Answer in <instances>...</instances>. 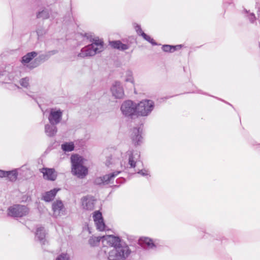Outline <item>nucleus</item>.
<instances>
[{
	"label": "nucleus",
	"mask_w": 260,
	"mask_h": 260,
	"mask_svg": "<svg viewBox=\"0 0 260 260\" xmlns=\"http://www.w3.org/2000/svg\"><path fill=\"white\" fill-rule=\"evenodd\" d=\"M115 160L112 157V156H110L107 158L106 161V165L107 167H109L110 165L115 164Z\"/></svg>",
	"instance_id": "37"
},
{
	"label": "nucleus",
	"mask_w": 260,
	"mask_h": 260,
	"mask_svg": "<svg viewBox=\"0 0 260 260\" xmlns=\"http://www.w3.org/2000/svg\"><path fill=\"white\" fill-rule=\"evenodd\" d=\"M62 112L61 110L51 109L48 116V120L51 124H57L61 120Z\"/></svg>",
	"instance_id": "10"
},
{
	"label": "nucleus",
	"mask_w": 260,
	"mask_h": 260,
	"mask_svg": "<svg viewBox=\"0 0 260 260\" xmlns=\"http://www.w3.org/2000/svg\"><path fill=\"white\" fill-rule=\"evenodd\" d=\"M90 45H92V47L94 49H97L98 53L101 52L103 49L104 42L101 40L93 39L92 43Z\"/></svg>",
	"instance_id": "24"
},
{
	"label": "nucleus",
	"mask_w": 260,
	"mask_h": 260,
	"mask_svg": "<svg viewBox=\"0 0 260 260\" xmlns=\"http://www.w3.org/2000/svg\"><path fill=\"white\" fill-rule=\"evenodd\" d=\"M102 239V237H91L88 240V243L91 246H95L100 242L101 239Z\"/></svg>",
	"instance_id": "27"
},
{
	"label": "nucleus",
	"mask_w": 260,
	"mask_h": 260,
	"mask_svg": "<svg viewBox=\"0 0 260 260\" xmlns=\"http://www.w3.org/2000/svg\"><path fill=\"white\" fill-rule=\"evenodd\" d=\"M93 218L94 222L96 221H98L99 220L103 219L102 213L99 211H96L94 212L93 216Z\"/></svg>",
	"instance_id": "31"
},
{
	"label": "nucleus",
	"mask_w": 260,
	"mask_h": 260,
	"mask_svg": "<svg viewBox=\"0 0 260 260\" xmlns=\"http://www.w3.org/2000/svg\"><path fill=\"white\" fill-rule=\"evenodd\" d=\"M61 148L64 152H71L74 150L75 145L73 142H65L61 144Z\"/></svg>",
	"instance_id": "25"
},
{
	"label": "nucleus",
	"mask_w": 260,
	"mask_h": 260,
	"mask_svg": "<svg viewBox=\"0 0 260 260\" xmlns=\"http://www.w3.org/2000/svg\"><path fill=\"white\" fill-rule=\"evenodd\" d=\"M134 28L139 36H141L143 32H144L141 27V25L137 23L134 24Z\"/></svg>",
	"instance_id": "36"
},
{
	"label": "nucleus",
	"mask_w": 260,
	"mask_h": 260,
	"mask_svg": "<svg viewBox=\"0 0 260 260\" xmlns=\"http://www.w3.org/2000/svg\"><path fill=\"white\" fill-rule=\"evenodd\" d=\"M38 54V53L36 51L28 52L22 57L21 62L23 64L29 63Z\"/></svg>",
	"instance_id": "21"
},
{
	"label": "nucleus",
	"mask_w": 260,
	"mask_h": 260,
	"mask_svg": "<svg viewBox=\"0 0 260 260\" xmlns=\"http://www.w3.org/2000/svg\"><path fill=\"white\" fill-rule=\"evenodd\" d=\"M29 212V208L20 204H15L9 207L7 210L8 216L16 218L26 216Z\"/></svg>",
	"instance_id": "4"
},
{
	"label": "nucleus",
	"mask_w": 260,
	"mask_h": 260,
	"mask_svg": "<svg viewBox=\"0 0 260 260\" xmlns=\"http://www.w3.org/2000/svg\"><path fill=\"white\" fill-rule=\"evenodd\" d=\"M139 244L144 248L153 249L156 247V245L152 240L148 237H141L139 239Z\"/></svg>",
	"instance_id": "18"
},
{
	"label": "nucleus",
	"mask_w": 260,
	"mask_h": 260,
	"mask_svg": "<svg viewBox=\"0 0 260 260\" xmlns=\"http://www.w3.org/2000/svg\"><path fill=\"white\" fill-rule=\"evenodd\" d=\"M29 79L27 77L22 78L20 80V85L24 87H27L29 85Z\"/></svg>",
	"instance_id": "34"
},
{
	"label": "nucleus",
	"mask_w": 260,
	"mask_h": 260,
	"mask_svg": "<svg viewBox=\"0 0 260 260\" xmlns=\"http://www.w3.org/2000/svg\"><path fill=\"white\" fill-rule=\"evenodd\" d=\"M142 128L134 127L132 129V133L131 134V139L133 144L135 146H139L143 143Z\"/></svg>",
	"instance_id": "8"
},
{
	"label": "nucleus",
	"mask_w": 260,
	"mask_h": 260,
	"mask_svg": "<svg viewBox=\"0 0 260 260\" xmlns=\"http://www.w3.org/2000/svg\"><path fill=\"white\" fill-rule=\"evenodd\" d=\"M55 260H70V257L67 253H61L57 256Z\"/></svg>",
	"instance_id": "33"
},
{
	"label": "nucleus",
	"mask_w": 260,
	"mask_h": 260,
	"mask_svg": "<svg viewBox=\"0 0 260 260\" xmlns=\"http://www.w3.org/2000/svg\"><path fill=\"white\" fill-rule=\"evenodd\" d=\"M126 155H128V165L129 168H134L136 166V162L140 158L139 152H135L133 149H129L126 152Z\"/></svg>",
	"instance_id": "13"
},
{
	"label": "nucleus",
	"mask_w": 260,
	"mask_h": 260,
	"mask_svg": "<svg viewBox=\"0 0 260 260\" xmlns=\"http://www.w3.org/2000/svg\"><path fill=\"white\" fill-rule=\"evenodd\" d=\"M52 209L53 214L55 216L63 215L65 212V208L61 200H56L52 205Z\"/></svg>",
	"instance_id": "15"
},
{
	"label": "nucleus",
	"mask_w": 260,
	"mask_h": 260,
	"mask_svg": "<svg viewBox=\"0 0 260 260\" xmlns=\"http://www.w3.org/2000/svg\"><path fill=\"white\" fill-rule=\"evenodd\" d=\"M122 114L126 117L134 118L138 117L137 104L131 100L124 102L120 107Z\"/></svg>",
	"instance_id": "3"
},
{
	"label": "nucleus",
	"mask_w": 260,
	"mask_h": 260,
	"mask_svg": "<svg viewBox=\"0 0 260 260\" xmlns=\"http://www.w3.org/2000/svg\"><path fill=\"white\" fill-rule=\"evenodd\" d=\"M96 53H98L97 49H94L92 47V45L89 44L82 48L77 56L80 58H85L93 56Z\"/></svg>",
	"instance_id": "11"
},
{
	"label": "nucleus",
	"mask_w": 260,
	"mask_h": 260,
	"mask_svg": "<svg viewBox=\"0 0 260 260\" xmlns=\"http://www.w3.org/2000/svg\"><path fill=\"white\" fill-rule=\"evenodd\" d=\"M154 103L150 100H144L137 104L138 116H147L152 111Z\"/></svg>",
	"instance_id": "5"
},
{
	"label": "nucleus",
	"mask_w": 260,
	"mask_h": 260,
	"mask_svg": "<svg viewBox=\"0 0 260 260\" xmlns=\"http://www.w3.org/2000/svg\"><path fill=\"white\" fill-rule=\"evenodd\" d=\"M141 36H142L144 40L148 41L149 43H151L152 45H158V44L152 38H151L149 36L146 34L145 32H143Z\"/></svg>",
	"instance_id": "28"
},
{
	"label": "nucleus",
	"mask_w": 260,
	"mask_h": 260,
	"mask_svg": "<svg viewBox=\"0 0 260 260\" xmlns=\"http://www.w3.org/2000/svg\"><path fill=\"white\" fill-rule=\"evenodd\" d=\"M181 45H162L161 48L162 50L165 52H174L175 51L180 49L181 48Z\"/></svg>",
	"instance_id": "23"
},
{
	"label": "nucleus",
	"mask_w": 260,
	"mask_h": 260,
	"mask_svg": "<svg viewBox=\"0 0 260 260\" xmlns=\"http://www.w3.org/2000/svg\"><path fill=\"white\" fill-rule=\"evenodd\" d=\"M46 235L47 232L44 227H38L37 228L35 233V240L39 241L42 245H45L47 242L46 239Z\"/></svg>",
	"instance_id": "16"
},
{
	"label": "nucleus",
	"mask_w": 260,
	"mask_h": 260,
	"mask_svg": "<svg viewBox=\"0 0 260 260\" xmlns=\"http://www.w3.org/2000/svg\"><path fill=\"white\" fill-rule=\"evenodd\" d=\"M257 19L259 21V22L260 23V8H258V10L257 11Z\"/></svg>",
	"instance_id": "41"
},
{
	"label": "nucleus",
	"mask_w": 260,
	"mask_h": 260,
	"mask_svg": "<svg viewBox=\"0 0 260 260\" xmlns=\"http://www.w3.org/2000/svg\"><path fill=\"white\" fill-rule=\"evenodd\" d=\"M36 32L38 37L42 36L45 34V30L42 27L38 28L36 30Z\"/></svg>",
	"instance_id": "38"
},
{
	"label": "nucleus",
	"mask_w": 260,
	"mask_h": 260,
	"mask_svg": "<svg viewBox=\"0 0 260 260\" xmlns=\"http://www.w3.org/2000/svg\"><path fill=\"white\" fill-rule=\"evenodd\" d=\"M8 172H10V175H8L6 177L8 178L11 181H15L16 180L17 178L18 173L16 170H12L8 171Z\"/></svg>",
	"instance_id": "30"
},
{
	"label": "nucleus",
	"mask_w": 260,
	"mask_h": 260,
	"mask_svg": "<svg viewBox=\"0 0 260 260\" xmlns=\"http://www.w3.org/2000/svg\"><path fill=\"white\" fill-rule=\"evenodd\" d=\"M5 71H0V78L4 75Z\"/></svg>",
	"instance_id": "42"
},
{
	"label": "nucleus",
	"mask_w": 260,
	"mask_h": 260,
	"mask_svg": "<svg viewBox=\"0 0 260 260\" xmlns=\"http://www.w3.org/2000/svg\"><path fill=\"white\" fill-rule=\"evenodd\" d=\"M121 173V171H116L114 172L106 174L102 177H99L95 178L93 181V183L96 185H102L105 184H108L110 183L112 180L114 179L119 174Z\"/></svg>",
	"instance_id": "7"
},
{
	"label": "nucleus",
	"mask_w": 260,
	"mask_h": 260,
	"mask_svg": "<svg viewBox=\"0 0 260 260\" xmlns=\"http://www.w3.org/2000/svg\"><path fill=\"white\" fill-rule=\"evenodd\" d=\"M96 224V229L100 231H103L105 230L106 225L104 222V219L99 220L95 222Z\"/></svg>",
	"instance_id": "29"
},
{
	"label": "nucleus",
	"mask_w": 260,
	"mask_h": 260,
	"mask_svg": "<svg viewBox=\"0 0 260 260\" xmlns=\"http://www.w3.org/2000/svg\"><path fill=\"white\" fill-rule=\"evenodd\" d=\"M244 11H245V13L247 14V17L249 19V21L251 23H253L256 19L254 14L253 13L248 14V11L246 9H244Z\"/></svg>",
	"instance_id": "35"
},
{
	"label": "nucleus",
	"mask_w": 260,
	"mask_h": 260,
	"mask_svg": "<svg viewBox=\"0 0 260 260\" xmlns=\"http://www.w3.org/2000/svg\"><path fill=\"white\" fill-rule=\"evenodd\" d=\"M57 53L58 51L57 50H52L48 51L45 53L40 54L39 55L30 63L29 67L32 69L36 68L41 63L48 60L51 56Z\"/></svg>",
	"instance_id": "6"
},
{
	"label": "nucleus",
	"mask_w": 260,
	"mask_h": 260,
	"mask_svg": "<svg viewBox=\"0 0 260 260\" xmlns=\"http://www.w3.org/2000/svg\"><path fill=\"white\" fill-rule=\"evenodd\" d=\"M40 172L43 173L44 178L48 180L55 181L57 177V173L53 168H43L40 169Z\"/></svg>",
	"instance_id": "14"
},
{
	"label": "nucleus",
	"mask_w": 260,
	"mask_h": 260,
	"mask_svg": "<svg viewBox=\"0 0 260 260\" xmlns=\"http://www.w3.org/2000/svg\"><path fill=\"white\" fill-rule=\"evenodd\" d=\"M137 173L140 174L142 176H146L149 175L148 171L146 169L140 170L137 172Z\"/></svg>",
	"instance_id": "39"
},
{
	"label": "nucleus",
	"mask_w": 260,
	"mask_h": 260,
	"mask_svg": "<svg viewBox=\"0 0 260 260\" xmlns=\"http://www.w3.org/2000/svg\"><path fill=\"white\" fill-rule=\"evenodd\" d=\"M112 95L116 99H122L124 96L123 89L119 81H115L111 88Z\"/></svg>",
	"instance_id": "12"
},
{
	"label": "nucleus",
	"mask_w": 260,
	"mask_h": 260,
	"mask_svg": "<svg viewBox=\"0 0 260 260\" xmlns=\"http://www.w3.org/2000/svg\"><path fill=\"white\" fill-rule=\"evenodd\" d=\"M109 45L113 49L120 51H124L128 49L129 47V45L123 44L121 41H109Z\"/></svg>",
	"instance_id": "19"
},
{
	"label": "nucleus",
	"mask_w": 260,
	"mask_h": 260,
	"mask_svg": "<svg viewBox=\"0 0 260 260\" xmlns=\"http://www.w3.org/2000/svg\"><path fill=\"white\" fill-rule=\"evenodd\" d=\"M131 250L127 245L113 248L108 253V260H125L130 254Z\"/></svg>",
	"instance_id": "2"
},
{
	"label": "nucleus",
	"mask_w": 260,
	"mask_h": 260,
	"mask_svg": "<svg viewBox=\"0 0 260 260\" xmlns=\"http://www.w3.org/2000/svg\"><path fill=\"white\" fill-rule=\"evenodd\" d=\"M83 208L86 210H91L93 209L94 205L92 201L88 197H84L82 199Z\"/></svg>",
	"instance_id": "22"
},
{
	"label": "nucleus",
	"mask_w": 260,
	"mask_h": 260,
	"mask_svg": "<svg viewBox=\"0 0 260 260\" xmlns=\"http://www.w3.org/2000/svg\"><path fill=\"white\" fill-rule=\"evenodd\" d=\"M57 132V128L56 124H46L45 125V133L49 137H53L55 136Z\"/></svg>",
	"instance_id": "20"
},
{
	"label": "nucleus",
	"mask_w": 260,
	"mask_h": 260,
	"mask_svg": "<svg viewBox=\"0 0 260 260\" xmlns=\"http://www.w3.org/2000/svg\"><path fill=\"white\" fill-rule=\"evenodd\" d=\"M126 78H125V82H129L132 83V84L134 82V79L132 75V72L131 71H127L126 72Z\"/></svg>",
	"instance_id": "32"
},
{
	"label": "nucleus",
	"mask_w": 260,
	"mask_h": 260,
	"mask_svg": "<svg viewBox=\"0 0 260 260\" xmlns=\"http://www.w3.org/2000/svg\"><path fill=\"white\" fill-rule=\"evenodd\" d=\"M49 13L47 9H44L41 11L38 12L37 14V18H42L43 19H47L49 18Z\"/></svg>",
	"instance_id": "26"
},
{
	"label": "nucleus",
	"mask_w": 260,
	"mask_h": 260,
	"mask_svg": "<svg viewBox=\"0 0 260 260\" xmlns=\"http://www.w3.org/2000/svg\"><path fill=\"white\" fill-rule=\"evenodd\" d=\"M59 190L60 188H54L50 191L45 192L42 194V200L46 202L52 201Z\"/></svg>",
	"instance_id": "17"
},
{
	"label": "nucleus",
	"mask_w": 260,
	"mask_h": 260,
	"mask_svg": "<svg viewBox=\"0 0 260 260\" xmlns=\"http://www.w3.org/2000/svg\"><path fill=\"white\" fill-rule=\"evenodd\" d=\"M199 93H201V94H204L203 92H202L201 91L199 92Z\"/></svg>",
	"instance_id": "44"
},
{
	"label": "nucleus",
	"mask_w": 260,
	"mask_h": 260,
	"mask_svg": "<svg viewBox=\"0 0 260 260\" xmlns=\"http://www.w3.org/2000/svg\"><path fill=\"white\" fill-rule=\"evenodd\" d=\"M10 172L0 170V177H6L7 176L10 175Z\"/></svg>",
	"instance_id": "40"
},
{
	"label": "nucleus",
	"mask_w": 260,
	"mask_h": 260,
	"mask_svg": "<svg viewBox=\"0 0 260 260\" xmlns=\"http://www.w3.org/2000/svg\"><path fill=\"white\" fill-rule=\"evenodd\" d=\"M258 147L260 148V143L257 144Z\"/></svg>",
	"instance_id": "43"
},
{
	"label": "nucleus",
	"mask_w": 260,
	"mask_h": 260,
	"mask_svg": "<svg viewBox=\"0 0 260 260\" xmlns=\"http://www.w3.org/2000/svg\"><path fill=\"white\" fill-rule=\"evenodd\" d=\"M102 241L103 242L106 241L107 243L109 244V245L112 246L113 248L126 245L119 237H115L113 235H107L102 237Z\"/></svg>",
	"instance_id": "9"
},
{
	"label": "nucleus",
	"mask_w": 260,
	"mask_h": 260,
	"mask_svg": "<svg viewBox=\"0 0 260 260\" xmlns=\"http://www.w3.org/2000/svg\"><path fill=\"white\" fill-rule=\"evenodd\" d=\"M72 173L78 178L83 179L88 174V169L83 166V159L78 154L72 155Z\"/></svg>",
	"instance_id": "1"
}]
</instances>
